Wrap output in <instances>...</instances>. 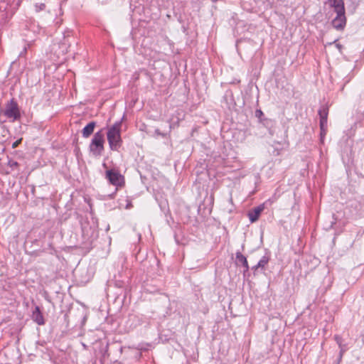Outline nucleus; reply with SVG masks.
Here are the masks:
<instances>
[{
    "label": "nucleus",
    "instance_id": "obj_1",
    "mask_svg": "<svg viewBox=\"0 0 364 364\" xmlns=\"http://www.w3.org/2000/svg\"><path fill=\"white\" fill-rule=\"evenodd\" d=\"M121 127L122 121H117L108 129L107 138L109 148L113 151H118L122 146Z\"/></svg>",
    "mask_w": 364,
    "mask_h": 364
},
{
    "label": "nucleus",
    "instance_id": "obj_2",
    "mask_svg": "<svg viewBox=\"0 0 364 364\" xmlns=\"http://www.w3.org/2000/svg\"><path fill=\"white\" fill-rule=\"evenodd\" d=\"M328 1L337 14L332 21V25L336 30H343L346 23L344 2L343 0H328Z\"/></svg>",
    "mask_w": 364,
    "mask_h": 364
},
{
    "label": "nucleus",
    "instance_id": "obj_3",
    "mask_svg": "<svg viewBox=\"0 0 364 364\" xmlns=\"http://www.w3.org/2000/svg\"><path fill=\"white\" fill-rule=\"evenodd\" d=\"M104 135L101 132H97L95 134L90 144V151L95 156H100L104 149Z\"/></svg>",
    "mask_w": 364,
    "mask_h": 364
},
{
    "label": "nucleus",
    "instance_id": "obj_4",
    "mask_svg": "<svg viewBox=\"0 0 364 364\" xmlns=\"http://www.w3.org/2000/svg\"><path fill=\"white\" fill-rule=\"evenodd\" d=\"M4 115L13 122L20 117L18 106L13 99L7 103Z\"/></svg>",
    "mask_w": 364,
    "mask_h": 364
},
{
    "label": "nucleus",
    "instance_id": "obj_5",
    "mask_svg": "<svg viewBox=\"0 0 364 364\" xmlns=\"http://www.w3.org/2000/svg\"><path fill=\"white\" fill-rule=\"evenodd\" d=\"M106 178L114 186H119L123 183L124 178L119 171L111 169L106 171Z\"/></svg>",
    "mask_w": 364,
    "mask_h": 364
},
{
    "label": "nucleus",
    "instance_id": "obj_6",
    "mask_svg": "<svg viewBox=\"0 0 364 364\" xmlns=\"http://www.w3.org/2000/svg\"><path fill=\"white\" fill-rule=\"evenodd\" d=\"M265 208V203L260 204L248 213V217L251 223L257 221L261 213Z\"/></svg>",
    "mask_w": 364,
    "mask_h": 364
},
{
    "label": "nucleus",
    "instance_id": "obj_7",
    "mask_svg": "<svg viewBox=\"0 0 364 364\" xmlns=\"http://www.w3.org/2000/svg\"><path fill=\"white\" fill-rule=\"evenodd\" d=\"M31 318L38 325H43L45 323L44 318L40 311V308L36 306L32 312Z\"/></svg>",
    "mask_w": 364,
    "mask_h": 364
},
{
    "label": "nucleus",
    "instance_id": "obj_8",
    "mask_svg": "<svg viewBox=\"0 0 364 364\" xmlns=\"http://www.w3.org/2000/svg\"><path fill=\"white\" fill-rule=\"evenodd\" d=\"M96 126V123L95 122H91L88 123L82 131V134L84 138L89 137L94 131V129Z\"/></svg>",
    "mask_w": 364,
    "mask_h": 364
},
{
    "label": "nucleus",
    "instance_id": "obj_9",
    "mask_svg": "<svg viewBox=\"0 0 364 364\" xmlns=\"http://www.w3.org/2000/svg\"><path fill=\"white\" fill-rule=\"evenodd\" d=\"M236 261L237 263L241 264L245 267V271H248L249 266L247 258L240 252H236Z\"/></svg>",
    "mask_w": 364,
    "mask_h": 364
},
{
    "label": "nucleus",
    "instance_id": "obj_10",
    "mask_svg": "<svg viewBox=\"0 0 364 364\" xmlns=\"http://www.w3.org/2000/svg\"><path fill=\"white\" fill-rule=\"evenodd\" d=\"M334 339L340 348V353L341 356H342L343 353L346 350V346L343 344V339L339 335H335Z\"/></svg>",
    "mask_w": 364,
    "mask_h": 364
},
{
    "label": "nucleus",
    "instance_id": "obj_11",
    "mask_svg": "<svg viewBox=\"0 0 364 364\" xmlns=\"http://www.w3.org/2000/svg\"><path fill=\"white\" fill-rule=\"evenodd\" d=\"M269 257L264 255L260 259L259 261L258 262L257 264L254 267L255 269H257V268H259V267H261V268H264L267 264L269 262Z\"/></svg>",
    "mask_w": 364,
    "mask_h": 364
},
{
    "label": "nucleus",
    "instance_id": "obj_12",
    "mask_svg": "<svg viewBox=\"0 0 364 364\" xmlns=\"http://www.w3.org/2000/svg\"><path fill=\"white\" fill-rule=\"evenodd\" d=\"M319 114H320V117H321V120H320L321 129L323 132L324 130V125L327 122L326 114H325V116H322L321 111H319Z\"/></svg>",
    "mask_w": 364,
    "mask_h": 364
},
{
    "label": "nucleus",
    "instance_id": "obj_13",
    "mask_svg": "<svg viewBox=\"0 0 364 364\" xmlns=\"http://www.w3.org/2000/svg\"><path fill=\"white\" fill-rule=\"evenodd\" d=\"M19 142H20V141H15V142L13 144L12 147H13V148H16V147L18 145Z\"/></svg>",
    "mask_w": 364,
    "mask_h": 364
},
{
    "label": "nucleus",
    "instance_id": "obj_14",
    "mask_svg": "<svg viewBox=\"0 0 364 364\" xmlns=\"http://www.w3.org/2000/svg\"><path fill=\"white\" fill-rule=\"evenodd\" d=\"M262 114H263V113H262V112L261 110H257V111H256V115H257V117H259V116L262 115Z\"/></svg>",
    "mask_w": 364,
    "mask_h": 364
},
{
    "label": "nucleus",
    "instance_id": "obj_15",
    "mask_svg": "<svg viewBox=\"0 0 364 364\" xmlns=\"http://www.w3.org/2000/svg\"><path fill=\"white\" fill-rule=\"evenodd\" d=\"M155 134L157 135V136H159V135H161V136H164V134H162L160 131L159 129H156L155 130Z\"/></svg>",
    "mask_w": 364,
    "mask_h": 364
},
{
    "label": "nucleus",
    "instance_id": "obj_16",
    "mask_svg": "<svg viewBox=\"0 0 364 364\" xmlns=\"http://www.w3.org/2000/svg\"><path fill=\"white\" fill-rule=\"evenodd\" d=\"M321 112H322V116H325V114H327V112L326 111V109H323V110H321Z\"/></svg>",
    "mask_w": 364,
    "mask_h": 364
}]
</instances>
